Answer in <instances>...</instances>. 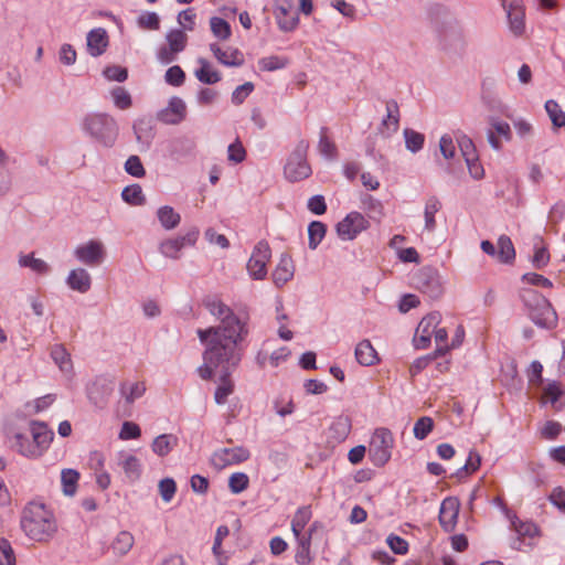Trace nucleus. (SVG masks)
Returning a JSON list of instances; mask_svg holds the SVG:
<instances>
[{
	"label": "nucleus",
	"instance_id": "54",
	"mask_svg": "<svg viewBox=\"0 0 565 565\" xmlns=\"http://www.w3.org/2000/svg\"><path fill=\"white\" fill-rule=\"evenodd\" d=\"M433 335L435 338V342L437 345V348L434 352V355L440 356V355L446 354L450 350L449 345L446 344V341L448 338V333H447L446 329L436 327Z\"/></svg>",
	"mask_w": 565,
	"mask_h": 565
},
{
	"label": "nucleus",
	"instance_id": "19",
	"mask_svg": "<svg viewBox=\"0 0 565 565\" xmlns=\"http://www.w3.org/2000/svg\"><path fill=\"white\" fill-rule=\"evenodd\" d=\"M210 50L214 54L218 63L225 66H241L244 64V55L236 47H228L222 50L216 43L210 44Z\"/></svg>",
	"mask_w": 565,
	"mask_h": 565
},
{
	"label": "nucleus",
	"instance_id": "30",
	"mask_svg": "<svg viewBox=\"0 0 565 565\" xmlns=\"http://www.w3.org/2000/svg\"><path fill=\"white\" fill-rule=\"evenodd\" d=\"M113 387L111 382L106 379H97L88 388V396L95 404H102L110 394Z\"/></svg>",
	"mask_w": 565,
	"mask_h": 565
},
{
	"label": "nucleus",
	"instance_id": "59",
	"mask_svg": "<svg viewBox=\"0 0 565 565\" xmlns=\"http://www.w3.org/2000/svg\"><path fill=\"white\" fill-rule=\"evenodd\" d=\"M175 491L177 484L172 478H164L159 482V492L164 502H170Z\"/></svg>",
	"mask_w": 565,
	"mask_h": 565
},
{
	"label": "nucleus",
	"instance_id": "38",
	"mask_svg": "<svg viewBox=\"0 0 565 565\" xmlns=\"http://www.w3.org/2000/svg\"><path fill=\"white\" fill-rule=\"evenodd\" d=\"M327 226L320 221H312L308 226V246L315 250L326 236Z\"/></svg>",
	"mask_w": 565,
	"mask_h": 565
},
{
	"label": "nucleus",
	"instance_id": "35",
	"mask_svg": "<svg viewBox=\"0 0 565 565\" xmlns=\"http://www.w3.org/2000/svg\"><path fill=\"white\" fill-rule=\"evenodd\" d=\"M510 32L514 36L525 33V8L505 13Z\"/></svg>",
	"mask_w": 565,
	"mask_h": 565
},
{
	"label": "nucleus",
	"instance_id": "42",
	"mask_svg": "<svg viewBox=\"0 0 565 565\" xmlns=\"http://www.w3.org/2000/svg\"><path fill=\"white\" fill-rule=\"evenodd\" d=\"M545 110L554 127H565V111L561 106L553 99L545 103Z\"/></svg>",
	"mask_w": 565,
	"mask_h": 565
},
{
	"label": "nucleus",
	"instance_id": "60",
	"mask_svg": "<svg viewBox=\"0 0 565 565\" xmlns=\"http://www.w3.org/2000/svg\"><path fill=\"white\" fill-rule=\"evenodd\" d=\"M195 12L192 8L182 10L178 15V23L182 31H193L195 25Z\"/></svg>",
	"mask_w": 565,
	"mask_h": 565
},
{
	"label": "nucleus",
	"instance_id": "26",
	"mask_svg": "<svg viewBox=\"0 0 565 565\" xmlns=\"http://www.w3.org/2000/svg\"><path fill=\"white\" fill-rule=\"evenodd\" d=\"M146 393V384L143 382H129L120 383L119 394L127 404H132Z\"/></svg>",
	"mask_w": 565,
	"mask_h": 565
},
{
	"label": "nucleus",
	"instance_id": "39",
	"mask_svg": "<svg viewBox=\"0 0 565 565\" xmlns=\"http://www.w3.org/2000/svg\"><path fill=\"white\" fill-rule=\"evenodd\" d=\"M327 132L328 129L326 127L320 129L318 150L326 159L333 160L337 158L338 151L334 142L328 137Z\"/></svg>",
	"mask_w": 565,
	"mask_h": 565
},
{
	"label": "nucleus",
	"instance_id": "8",
	"mask_svg": "<svg viewBox=\"0 0 565 565\" xmlns=\"http://www.w3.org/2000/svg\"><path fill=\"white\" fill-rule=\"evenodd\" d=\"M32 445H21V455L39 457L53 439V433L43 423H31L29 428Z\"/></svg>",
	"mask_w": 565,
	"mask_h": 565
},
{
	"label": "nucleus",
	"instance_id": "45",
	"mask_svg": "<svg viewBox=\"0 0 565 565\" xmlns=\"http://www.w3.org/2000/svg\"><path fill=\"white\" fill-rule=\"evenodd\" d=\"M210 25L214 36L222 41L230 39L232 31L227 21L218 17H212L210 20Z\"/></svg>",
	"mask_w": 565,
	"mask_h": 565
},
{
	"label": "nucleus",
	"instance_id": "3",
	"mask_svg": "<svg viewBox=\"0 0 565 565\" xmlns=\"http://www.w3.org/2000/svg\"><path fill=\"white\" fill-rule=\"evenodd\" d=\"M82 128L95 141L107 148L113 147L118 137V125L115 118L106 113L87 114Z\"/></svg>",
	"mask_w": 565,
	"mask_h": 565
},
{
	"label": "nucleus",
	"instance_id": "31",
	"mask_svg": "<svg viewBox=\"0 0 565 565\" xmlns=\"http://www.w3.org/2000/svg\"><path fill=\"white\" fill-rule=\"evenodd\" d=\"M200 68L195 71V77L203 84L212 85L221 81V74L212 70L210 62L203 57L198 58Z\"/></svg>",
	"mask_w": 565,
	"mask_h": 565
},
{
	"label": "nucleus",
	"instance_id": "9",
	"mask_svg": "<svg viewBox=\"0 0 565 565\" xmlns=\"http://www.w3.org/2000/svg\"><path fill=\"white\" fill-rule=\"evenodd\" d=\"M270 256L271 252L269 244L266 241L258 242L247 262V270L254 279L260 280L266 277V265L270 259Z\"/></svg>",
	"mask_w": 565,
	"mask_h": 565
},
{
	"label": "nucleus",
	"instance_id": "27",
	"mask_svg": "<svg viewBox=\"0 0 565 565\" xmlns=\"http://www.w3.org/2000/svg\"><path fill=\"white\" fill-rule=\"evenodd\" d=\"M178 445V437L172 434L157 436L151 445L152 451L159 457L168 456Z\"/></svg>",
	"mask_w": 565,
	"mask_h": 565
},
{
	"label": "nucleus",
	"instance_id": "13",
	"mask_svg": "<svg viewBox=\"0 0 565 565\" xmlns=\"http://www.w3.org/2000/svg\"><path fill=\"white\" fill-rule=\"evenodd\" d=\"M250 457V452L243 446L233 448H221L213 452L211 462L216 469H223L227 466L237 465L246 461Z\"/></svg>",
	"mask_w": 565,
	"mask_h": 565
},
{
	"label": "nucleus",
	"instance_id": "50",
	"mask_svg": "<svg viewBox=\"0 0 565 565\" xmlns=\"http://www.w3.org/2000/svg\"><path fill=\"white\" fill-rule=\"evenodd\" d=\"M137 24L143 30L157 31L160 29V19L156 12H143L137 18Z\"/></svg>",
	"mask_w": 565,
	"mask_h": 565
},
{
	"label": "nucleus",
	"instance_id": "57",
	"mask_svg": "<svg viewBox=\"0 0 565 565\" xmlns=\"http://www.w3.org/2000/svg\"><path fill=\"white\" fill-rule=\"evenodd\" d=\"M457 141H458L459 149H460L461 154L465 158V160L469 159V158H470V160L477 159L478 154L476 151L475 143L469 137L462 135L457 138Z\"/></svg>",
	"mask_w": 565,
	"mask_h": 565
},
{
	"label": "nucleus",
	"instance_id": "6",
	"mask_svg": "<svg viewBox=\"0 0 565 565\" xmlns=\"http://www.w3.org/2000/svg\"><path fill=\"white\" fill-rule=\"evenodd\" d=\"M308 149L309 142L301 139L288 157L284 173L289 181L297 182L310 177L311 168L307 162Z\"/></svg>",
	"mask_w": 565,
	"mask_h": 565
},
{
	"label": "nucleus",
	"instance_id": "56",
	"mask_svg": "<svg viewBox=\"0 0 565 565\" xmlns=\"http://www.w3.org/2000/svg\"><path fill=\"white\" fill-rule=\"evenodd\" d=\"M182 249H183L182 245L180 244V242H178V239L175 237L167 239V241L162 242L160 245V252L166 257L173 258V259L179 257V254Z\"/></svg>",
	"mask_w": 565,
	"mask_h": 565
},
{
	"label": "nucleus",
	"instance_id": "10",
	"mask_svg": "<svg viewBox=\"0 0 565 565\" xmlns=\"http://www.w3.org/2000/svg\"><path fill=\"white\" fill-rule=\"evenodd\" d=\"M415 286L431 299L439 298L444 292L441 278L431 268H423L418 271L415 277Z\"/></svg>",
	"mask_w": 565,
	"mask_h": 565
},
{
	"label": "nucleus",
	"instance_id": "14",
	"mask_svg": "<svg viewBox=\"0 0 565 565\" xmlns=\"http://www.w3.org/2000/svg\"><path fill=\"white\" fill-rule=\"evenodd\" d=\"M441 316L439 312H431L424 317L416 329L413 343L416 349H427L436 327L440 323Z\"/></svg>",
	"mask_w": 565,
	"mask_h": 565
},
{
	"label": "nucleus",
	"instance_id": "46",
	"mask_svg": "<svg viewBox=\"0 0 565 565\" xmlns=\"http://www.w3.org/2000/svg\"><path fill=\"white\" fill-rule=\"evenodd\" d=\"M404 138L407 150L413 153L418 152L424 146V135L413 129H404Z\"/></svg>",
	"mask_w": 565,
	"mask_h": 565
},
{
	"label": "nucleus",
	"instance_id": "24",
	"mask_svg": "<svg viewBox=\"0 0 565 565\" xmlns=\"http://www.w3.org/2000/svg\"><path fill=\"white\" fill-rule=\"evenodd\" d=\"M51 358L62 373H64L67 377L73 376V363L71 354L67 352L64 345H53L51 349Z\"/></svg>",
	"mask_w": 565,
	"mask_h": 565
},
{
	"label": "nucleus",
	"instance_id": "29",
	"mask_svg": "<svg viewBox=\"0 0 565 565\" xmlns=\"http://www.w3.org/2000/svg\"><path fill=\"white\" fill-rule=\"evenodd\" d=\"M135 544L134 535L128 531H120L110 544L111 552L117 556H124Z\"/></svg>",
	"mask_w": 565,
	"mask_h": 565
},
{
	"label": "nucleus",
	"instance_id": "23",
	"mask_svg": "<svg viewBox=\"0 0 565 565\" xmlns=\"http://www.w3.org/2000/svg\"><path fill=\"white\" fill-rule=\"evenodd\" d=\"M295 266L291 258L282 255L277 267L273 271V281L276 286L281 287L294 277Z\"/></svg>",
	"mask_w": 565,
	"mask_h": 565
},
{
	"label": "nucleus",
	"instance_id": "15",
	"mask_svg": "<svg viewBox=\"0 0 565 565\" xmlns=\"http://www.w3.org/2000/svg\"><path fill=\"white\" fill-rule=\"evenodd\" d=\"M74 256L79 263L96 266L104 260L105 247L100 241L90 239L75 247Z\"/></svg>",
	"mask_w": 565,
	"mask_h": 565
},
{
	"label": "nucleus",
	"instance_id": "33",
	"mask_svg": "<svg viewBox=\"0 0 565 565\" xmlns=\"http://www.w3.org/2000/svg\"><path fill=\"white\" fill-rule=\"evenodd\" d=\"M441 209L440 200L433 195L428 198L425 202L424 207V218H425V230L428 232H433L436 228L435 214L439 212Z\"/></svg>",
	"mask_w": 565,
	"mask_h": 565
},
{
	"label": "nucleus",
	"instance_id": "28",
	"mask_svg": "<svg viewBox=\"0 0 565 565\" xmlns=\"http://www.w3.org/2000/svg\"><path fill=\"white\" fill-rule=\"evenodd\" d=\"M355 358L361 365L370 366L379 361L377 352L369 340H363L355 348Z\"/></svg>",
	"mask_w": 565,
	"mask_h": 565
},
{
	"label": "nucleus",
	"instance_id": "36",
	"mask_svg": "<svg viewBox=\"0 0 565 565\" xmlns=\"http://www.w3.org/2000/svg\"><path fill=\"white\" fill-rule=\"evenodd\" d=\"M312 516L310 507H301L299 508L291 521V531L296 539L302 536L301 532L308 524Z\"/></svg>",
	"mask_w": 565,
	"mask_h": 565
},
{
	"label": "nucleus",
	"instance_id": "43",
	"mask_svg": "<svg viewBox=\"0 0 565 565\" xmlns=\"http://www.w3.org/2000/svg\"><path fill=\"white\" fill-rule=\"evenodd\" d=\"M351 430V420L347 416L337 417L331 427L330 431L333 434V437L341 441L344 440Z\"/></svg>",
	"mask_w": 565,
	"mask_h": 565
},
{
	"label": "nucleus",
	"instance_id": "40",
	"mask_svg": "<svg viewBox=\"0 0 565 565\" xmlns=\"http://www.w3.org/2000/svg\"><path fill=\"white\" fill-rule=\"evenodd\" d=\"M79 479V473L74 469H63L61 472V482L63 488V493L65 495H74L77 489V482Z\"/></svg>",
	"mask_w": 565,
	"mask_h": 565
},
{
	"label": "nucleus",
	"instance_id": "63",
	"mask_svg": "<svg viewBox=\"0 0 565 565\" xmlns=\"http://www.w3.org/2000/svg\"><path fill=\"white\" fill-rule=\"evenodd\" d=\"M0 558L4 565H15V555L11 544L6 539L0 537Z\"/></svg>",
	"mask_w": 565,
	"mask_h": 565
},
{
	"label": "nucleus",
	"instance_id": "16",
	"mask_svg": "<svg viewBox=\"0 0 565 565\" xmlns=\"http://www.w3.org/2000/svg\"><path fill=\"white\" fill-rule=\"evenodd\" d=\"M186 116V105L184 100L178 96L169 99L167 107L157 114L158 120L166 125H178L184 120Z\"/></svg>",
	"mask_w": 565,
	"mask_h": 565
},
{
	"label": "nucleus",
	"instance_id": "11",
	"mask_svg": "<svg viewBox=\"0 0 565 565\" xmlns=\"http://www.w3.org/2000/svg\"><path fill=\"white\" fill-rule=\"evenodd\" d=\"M274 17L282 32H292L299 24V15L295 11L292 0H276Z\"/></svg>",
	"mask_w": 565,
	"mask_h": 565
},
{
	"label": "nucleus",
	"instance_id": "7",
	"mask_svg": "<svg viewBox=\"0 0 565 565\" xmlns=\"http://www.w3.org/2000/svg\"><path fill=\"white\" fill-rule=\"evenodd\" d=\"M167 45L157 51V60L162 65L174 62L178 55L183 52L188 44V35L180 29H172L166 34Z\"/></svg>",
	"mask_w": 565,
	"mask_h": 565
},
{
	"label": "nucleus",
	"instance_id": "44",
	"mask_svg": "<svg viewBox=\"0 0 565 565\" xmlns=\"http://www.w3.org/2000/svg\"><path fill=\"white\" fill-rule=\"evenodd\" d=\"M121 198L125 202L131 205H142L146 198L139 184H131L126 186L121 192Z\"/></svg>",
	"mask_w": 565,
	"mask_h": 565
},
{
	"label": "nucleus",
	"instance_id": "37",
	"mask_svg": "<svg viewBox=\"0 0 565 565\" xmlns=\"http://www.w3.org/2000/svg\"><path fill=\"white\" fill-rule=\"evenodd\" d=\"M497 257L501 263L509 264L515 258V249L509 236L501 235L498 239Z\"/></svg>",
	"mask_w": 565,
	"mask_h": 565
},
{
	"label": "nucleus",
	"instance_id": "49",
	"mask_svg": "<svg viewBox=\"0 0 565 565\" xmlns=\"http://www.w3.org/2000/svg\"><path fill=\"white\" fill-rule=\"evenodd\" d=\"M433 428H434V420L428 416H424V417H420L415 423L413 433H414V436L416 439L423 440L431 433Z\"/></svg>",
	"mask_w": 565,
	"mask_h": 565
},
{
	"label": "nucleus",
	"instance_id": "21",
	"mask_svg": "<svg viewBox=\"0 0 565 565\" xmlns=\"http://www.w3.org/2000/svg\"><path fill=\"white\" fill-rule=\"evenodd\" d=\"M66 284L72 290L85 294L90 289L92 278L86 269L76 268L68 273Z\"/></svg>",
	"mask_w": 565,
	"mask_h": 565
},
{
	"label": "nucleus",
	"instance_id": "52",
	"mask_svg": "<svg viewBox=\"0 0 565 565\" xmlns=\"http://www.w3.org/2000/svg\"><path fill=\"white\" fill-rule=\"evenodd\" d=\"M249 483L248 476L244 472H235L228 479L230 490L237 494L247 489Z\"/></svg>",
	"mask_w": 565,
	"mask_h": 565
},
{
	"label": "nucleus",
	"instance_id": "22",
	"mask_svg": "<svg viewBox=\"0 0 565 565\" xmlns=\"http://www.w3.org/2000/svg\"><path fill=\"white\" fill-rule=\"evenodd\" d=\"M399 127V109L395 100H388L386 103V117L383 118L380 131L390 136L396 132Z\"/></svg>",
	"mask_w": 565,
	"mask_h": 565
},
{
	"label": "nucleus",
	"instance_id": "34",
	"mask_svg": "<svg viewBox=\"0 0 565 565\" xmlns=\"http://www.w3.org/2000/svg\"><path fill=\"white\" fill-rule=\"evenodd\" d=\"M157 216L161 226L168 231L175 228L181 221L180 214L169 205L159 207L157 211Z\"/></svg>",
	"mask_w": 565,
	"mask_h": 565
},
{
	"label": "nucleus",
	"instance_id": "55",
	"mask_svg": "<svg viewBox=\"0 0 565 565\" xmlns=\"http://www.w3.org/2000/svg\"><path fill=\"white\" fill-rule=\"evenodd\" d=\"M125 171L135 178H142L146 174L143 164L138 156H130L126 160Z\"/></svg>",
	"mask_w": 565,
	"mask_h": 565
},
{
	"label": "nucleus",
	"instance_id": "41",
	"mask_svg": "<svg viewBox=\"0 0 565 565\" xmlns=\"http://www.w3.org/2000/svg\"><path fill=\"white\" fill-rule=\"evenodd\" d=\"M122 470L125 471L127 478L135 481L140 477L141 473V465L139 459L134 455H125L124 459L120 462Z\"/></svg>",
	"mask_w": 565,
	"mask_h": 565
},
{
	"label": "nucleus",
	"instance_id": "17",
	"mask_svg": "<svg viewBox=\"0 0 565 565\" xmlns=\"http://www.w3.org/2000/svg\"><path fill=\"white\" fill-rule=\"evenodd\" d=\"M460 502L455 497L446 498L439 510V523L446 532H452L458 522Z\"/></svg>",
	"mask_w": 565,
	"mask_h": 565
},
{
	"label": "nucleus",
	"instance_id": "64",
	"mask_svg": "<svg viewBox=\"0 0 565 565\" xmlns=\"http://www.w3.org/2000/svg\"><path fill=\"white\" fill-rule=\"evenodd\" d=\"M76 51L71 44H63L58 51L60 62L66 66H71L76 62Z\"/></svg>",
	"mask_w": 565,
	"mask_h": 565
},
{
	"label": "nucleus",
	"instance_id": "61",
	"mask_svg": "<svg viewBox=\"0 0 565 565\" xmlns=\"http://www.w3.org/2000/svg\"><path fill=\"white\" fill-rule=\"evenodd\" d=\"M141 435L140 427L134 422H125L119 431L121 440L137 439Z\"/></svg>",
	"mask_w": 565,
	"mask_h": 565
},
{
	"label": "nucleus",
	"instance_id": "1",
	"mask_svg": "<svg viewBox=\"0 0 565 565\" xmlns=\"http://www.w3.org/2000/svg\"><path fill=\"white\" fill-rule=\"evenodd\" d=\"M204 307L217 324L196 330L204 347L203 363L198 367V373L203 380H211L215 373H220L214 399L222 405L234 392L231 374L243 359V344L249 335V318L235 313L230 306L215 297L206 299Z\"/></svg>",
	"mask_w": 565,
	"mask_h": 565
},
{
	"label": "nucleus",
	"instance_id": "4",
	"mask_svg": "<svg viewBox=\"0 0 565 565\" xmlns=\"http://www.w3.org/2000/svg\"><path fill=\"white\" fill-rule=\"evenodd\" d=\"M521 299L529 310L531 320L540 328L553 329L557 323V315L551 302L534 289L521 291Z\"/></svg>",
	"mask_w": 565,
	"mask_h": 565
},
{
	"label": "nucleus",
	"instance_id": "62",
	"mask_svg": "<svg viewBox=\"0 0 565 565\" xmlns=\"http://www.w3.org/2000/svg\"><path fill=\"white\" fill-rule=\"evenodd\" d=\"M563 391L558 383L553 382L547 384V386L544 388L543 398L547 403H551L553 406L556 405L559 397L562 396Z\"/></svg>",
	"mask_w": 565,
	"mask_h": 565
},
{
	"label": "nucleus",
	"instance_id": "47",
	"mask_svg": "<svg viewBox=\"0 0 565 565\" xmlns=\"http://www.w3.org/2000/svg\"><path fill=\"white\" fill-rule=\"evenodd\" d=\"M481 465V456L476 450H470L465 465L456 472L457 477L468 476L476 472Z\"/></svg>",
	"mask_w": 565,
	"mask_h": 565
},
{
	"label": "nucleus",
	"instance_id": "48",
	"mask_svg": "<svg viewBox=\"0 0 565 565\" xmlns=\"http://www.w3.org/2000/svg\"><path fill=\"white\" fill-rule=\"evenodd\" d=\"M110 95H111L114 105L119 109H122V110L128 109L132 104L130 94L124 87H120V86L115 87L110 92Z\"/></svg>",
	"mask_w": 565,
	"mask_h": 565
},
{
	"label": "nucleus",
	"instance_id": "25",
	"mask_svg": "<svg viewBox=\"0 0 565 565\" xmlns=\"http://www.w3.org/2000/svg\"><path fill=\"white\" fill-rule=\"evenodd\" d=\"M313 529H310L308 534L300 536L297 540V551L295 554V562L298 565H310L312 562L311 556V536H312Z\"/></svg>",
	"mask_w": 565,
	"mask_h": 565
},
{
	"label": "nucleus",
	"instance_id": "2",
	"mask_svg": "<svg viewBox=\"0 0 565 565\" xmlns=\"http://www.w3.org/2000/svg\"><path fill=\"white\" fill-rule=\"evenodd\" d=\"M21 527L26 536L36 542L49 541L57 531L52 511L44 504L36 502H31L24 508Z\"/></svg>",
	"mask_w": 565,
	"mask_h": 565
},
{
	"label": "nucleus",
	"instance_id": "51",
	"mask_svg": "<svg viewBox=\"0 0 565 565\" xmlns=\"http://www.w3.org/2000/svg\"><path fill=\"white\" fill-rule=\"evenodd\" d=\"M537 239L541 243V245H539V244L534 245L535 252H534V255L532 257V265L535 268L541 269V268L545 267L548 264V262H550V254H548L547 248L544 245H542V243H543L542 238L539 237Z\"/></svg>",
	"mask_w": 565,
	"mask_h": 565
},
{
	"label": "nucleus",
	"instance_id": "32",
	"mask_svg": "<svg viewBox=\"0 0 565 565\" xmlns=\"http://www.w3.org/2000/svg\"><path fill=\"white\" fill-rule=\"evenodd\" d=\"M18 264L20 267L30 268L35 274L40 275L47 274L50 271L49 264L41 258H36L33 253L20 254Z\"/></svg>",
	"mask_w": 565,
	"mask_h": 565
},
{
	"label": "nucleus",
	"instance_id": "58",
	"mask_svg": "<svg viewBox=\"0 0 565 565\" xmlns=\"http://www.w3.org/2000/svg\"><path fill=\"white\" fill-rule=\"evenodd\" d=\"M254 90V84L246 82L243 85L237 86L232 93L231 99L235 105H241Z\"/></svg>",
	"mask_w": 565,
	"mask_h": 565
},
{
	"label": "nucleus",
	"instance_id": "12",
	"mask_svg": "<svg viewBox=\"0 0 565 565\" xmlns=\"http://www.w3.org/2000/svg\"><path fill=\"white\" fill-rule=\"evenodd\" d=\"M367 227L369 222L361 213L351 212L337 224V233L341 239L352 241Z\"/></svg>",
	"mask_w": 565,
	"mask_h": 565
},
{
	"label": "nucleus",
	"instance_id": "53",
	"mask_svg": "<svg viewBox=\"0 0 565 565\" xmlns=\"http://www.w3.org/2000/svg\"><path fill=\"white\" fill-rule=\"evenodd\" d=\"M164 81L171 86H181L185 81V73L179 65H173L166 71Z\"/></svg>",
	"mask_w": 565,
	"mask_h": 565
},
{
	"label": "nucleus",
	"instance_id": "5",
	"mask_svg": "<svg viewBox=\"0 0 565 565\" xmlns=\"http://www.w3.org/2000/svg\"><path fill=\"white\" fill-rule=\"evenodd\" d=\"M394 437L390 429L376 428L369 444V458L375 467H384L392 457Z\"/></svg>",
	"mask_w": 565,
	"mask_h": 565
},
{
	"label": "nucleus",
	"instance_id": "20",
	"mask_svg": "<svg viewBox=\"0 0 565 565\" xmlns=\"http://www.w3.org/2000/svg\"><path fill=\"white\" fill-rule=\"evenodd\" d=\"M86 42L88 53L97 57L102 55L108 46V34L103 28L93 29L88 32Z\"/></svg>",
	"mask_w": 565,
	"mask_h": 565
},
{
	"label": "nucleus",
	"instance_id": "18",
	"mask_svg": "<svg viewBox=\"0 0 565 565\" xmlns=\"http://www.w3.org/2000/svg\"><path fill=\"white\" fill-rule=\"evenodd\" d=\"M505 514L511 522L513 530L515 531L518 537L512 541L511 546L515 550L522 548V539L523 537H533L537 534V527L532 522H523L518 519V516L505 509Z\"/></svg>",
	"mask_w": 565,
	"mask_h": 565
}]
</instances>
